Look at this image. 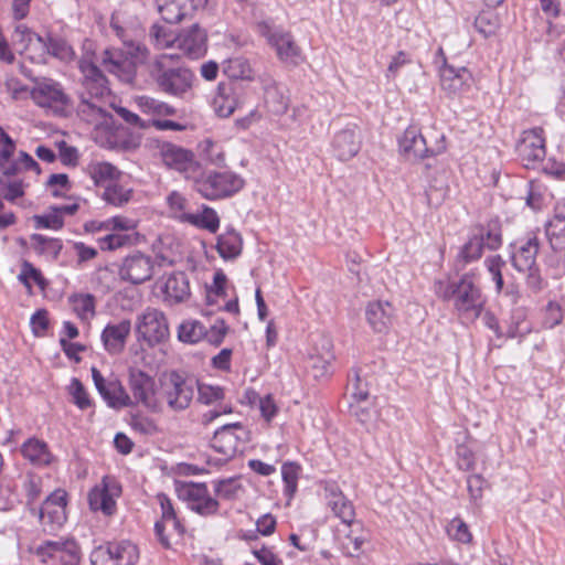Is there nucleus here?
<instances>
[{
    "instance_id": "obj_26",
    "label": "nucleus",
    "mask_w": 565,
    "mask_h": 565,
    "mask_svg": "<svg viewBox=\"0 0 565 565\" xmlns=\"http://www.w3.org/2000/svg\"><path fill=\"white\" fill-rule=\"evenodd\" d=\"M471 81V73L466 67H455L445 62L440 68L441 88L450 95L463 92Z\"/></svg>"
},
{
    "instance_id": "obj_47",
    "label": "nucleus",
    "mask_w": 565,
    "mask_h": 565,
    "mask_svg": "<svg viewBox=\"0 0 565 565\" xmlns=\"http://www.w3.org/2000/svg\"><path fill=\"white\" fill-rule=\"evenodd\" d=\"M131 195L132 190L130 188H125L115 181L108 183V185L105 188L103 199L110 205L122 206L130 201Z\"/></svg>"
},
{
    "instance_id": "obj_63",
    "label": "nucleus",
    "mask_w": 565,
    "mask_h": 565,
    "mask_svg": "<svg viewBox=\"0 0 565 565\" xmlns=\"http://www.w3.org/2000/svg\"><path fill=\"white\" fill-rule=\"evenodd\" d=\"M71 386L74 404L81 409L90 407L92 402L89 395L87 394L82 382L78 379H73Z\"/></svg>"
},
{
    "instance_id": "obj_20",
    "label": "nucleus",
    "mask_w": 565,
    "mask_h": 565,
    "mask_svg": "<svg viewBox=\"0 0 565 565\" xmlns=\"http://www.w3.org/2000/svg\"><path fill=\"white\" fill-rule=\"evenodd\" d=\"M361 143L359 126L355 122H349L334 134L331 146L335 157L341 161H347L358 154Z\"/></svg>"
},
{
    "instance_id": "obj_39",
    "label": "nucleus",
    "mask_w": 565,
    "mask_h": 565,
    "mask_svg": "<svg viewBox=\"0 0 565 565\" xmlns=\"http://www.w3.org/2000/svg\"><path fill=\"white\" fill-rule=\"evenodd\" d=\"M529 188L527 181L520 177H511L509 173H497V189L505 200H516L522 190Z\"/></svg>"
},
{
    "instance_id": "obj_46",
    "label": "nucleus",
    "mask_w": 565,
    "mask_h": 565,
    "mask_svg": "<svg viewBox=\"0 0 565 565\" xmlns=\"http://www.w3.org/2000/svg\"><path fill=\"white\" fill-rule=\"evenodd\" d=\"M139 106L145 114L152 115L154 118L174 116L177 114V109L170 104L151 97H140Z\"/></svg>"
},
{
    "instance_id": "obj_1",
    "label": "nucleus",
    "mask_w": 565,
    "mask_h": 565,
    "mask_svg": "<svg viewBox=\"0 0 565 565\" xmlns=\"http://www.w3.org/2000/svg\"><path fill=\"white\" fill-rule=\"evenodd\" d=\"M78 66L83 77L77 92L79 102L75 108L76 114L87 124H99L108 117L105 107V99L110 95L108 79L89 60H81Z\"/></svg>"
},
{
    "instance_id": "obj_25",
    "label": "nucleus",
    "mask_w": 565,
    "mask_h": 565,
    "mask_svg": "<svg viewBox=\"0 0 565 565\" xmlns=\"http://www.w3.org/2000/svg\"><path fill=\"white\" fill-rule=\"evenodd\" d=\"M131 332L130 320L124 319L118 323H108L100 335L104 349L111 355L120 354Z\"/></svg>"
},
{
    "instance_id": "obj_8",
    "label": "nucleus",
    "mask_w": 565,
    "mask_h": 565,
    "mask_svg": "<svg viewBox=\"0 0 565 565\" xmlns=\"http://www.w3.org/2000/svg\"><path fill=\"white\" fill-rule=\"evenodd\" d=\"M136 333L138 340L149 347L164 342L169 338V324L166 315L156 308H147L137 317Z\"/></svg>"
},
{
    "instance_id": "obj_51",
    "label": "nucleus",
    "mask_w": 565,
    "mask_h": 565,
    "mask_svg": "<svg viewBox=\"0 0 565 565\" xmlns=\"http://www.w3.org/2000/svg\"><path fill=\"white\" fill-rule=\"evenodd\" d=\"M45 47H46V38H43L34 32L29 39V45L23 51L32 62H44L45 61Z\"/></svg>"
},
{
    "instance_id": "obj_6",
    "label": "nucleus",
    "mask_w": 565,
    "mask_h": 565,
    "mask_svg": "<svg viewBox=\"0 0 565 565\" xmlns=\"http://www.w3.org/2000/svg\"><path fill=\"white\" fill-rule=\"evenodd\" d=\"M195 384V380L172 371L161 384V398L171 412H183L193 401Z\"/></svg>"
},
{
    "instance_id": "obj_33",
    "label": "nucleus",
    "mask_w": 565,
    "mask_h": 565,
    "mask_svg": "<svg viewBox=\"0 0 565 565\" xmlns=\"http://www.w3.org/2000/svg\"><path fill=\"white\" fill-rule=\"evenodd\" d=\"M287 93V88L276 82L265 86L264 102L269 113L280 116L287 111L290 102Z\"/></svg>"
},
{
    "instance_id": "obj_30",
    "label": "nucleus",
    "mask_w": 565,
    "mask_h": 565,
    "mask_svg": "<svg viewBox=\"0 0 565 565\" xmlns=\"http://www.w3.org/2000/svg\"><path fill=\"white\" fill-rule=\"evenodd\" d=\"M21 454L35 467H46L54 459L47 444L36 437H30L21 445Z\"/></svg>"
},
{
    "instance_id": "obj_61",
    "label": "nucleus",
    "mask_w": 565,
    "mask_h": 565,
    "mask_svg": "<svg viewBox=\"0 0 565 565\" xmlns=\"http://www.w3.org/2000/svg\"><path fill=\"white\" fill-rule=\"evenodd\" d=\"M228 327L225 321L223 319H217L213 326L209 329L206 328V334H204L203 339H205L210 344L217 347L223 342Z\"/></svg>"
},
{
    "instance_id": "obj_52",
    "label": "nucleus",
    "mask_w": 565,
    "mask_h": 565,
    "mask_svg": "<svg viewBox=\"0 0 565 565\" xmlns=\"http://www.w3.org/2000/svg\"><path fill=\"white\" fill-rule=\"evenodd\" d=\"M427 158L438 156L446 151V137L440 130L431 128L426 131Z\"/></svg>"
},
{
    "instance_id": "obj_28",
    "label": "nucleus",
    "mask_w": 565,
    "mask_h": 565,
    "mask_svg": "<svg viewBox=\"0 0 565 565\" xmlns=\"http://www.w3.org/2000/svg\"><path fill=\"white\" fill-rule=\"evenodd\" d=\"M365 317L375 332H386L393 322L394 308L388 301H373L367 305Z\"/></svg>"
},
{
    "instance_id": "obj_24",
    "label": "nucleus",
    "mask_w": 565,
    "mask_h": 565,
    "mask_svg": "<svg viewBox=\"0 0 565 565\" xmlns=\"http://www.w3.org/2000/svg\"><path fill=\"white\" fill-rule=\"evenodd\" d=\"M206 3V0H157L158 11L168 23H178L191 17L193 12Z\"/></svg>"
},
{
    "instance_id": "obj_13",
    "label": "nucleus",
    "mask_w": 565,
    "mask_h": 565,
    "mask_svg": "<svg viewBox=\"0 0 565 565\" xmlns=\"http://www.w3.org/2000/svg\"><path fill=\"white\" fill-rule=\"evenodd\" d=\"M178 493L192 511L202 516L215 515L218 512L220 503L210 495L205 483L184 482L178 488Z\"/></svg>"
},
{
    "instance_id": "obj_22",
    "label": "nucleus",
    "mask_w": 565,
    "mask_h": 565,
    "mask_svg": "<svg viewBox=\"0 0 565 565\" xmlns=\"http://www.w3.org/2000/svg\"><path fill=\"white\" fill-rule=\"evenodd\" d=\"M399 153L407 161H419L427 158V143L420 129L411 125L398 139Z\"/></svg>"
},
{
    "instance_id": "obj_36",
    "label": "nucleus",
    "mask_w": 565,
    "mask_h": 565,
    "mask_svg": "<svg viewBox=\"0 0 565 565\" xmlns=\"http://www.w3.org/2000/svg\"><path fill=\"white\" fill-rule=\"evenodd\" d=\"M158 499L161 507V520L154 523V533L160 544L164 548H170L171 543L169 541V536L166 535L167 523L169 520L173 519L177 513L171 500L166 494H159Z\"/></svg>"
},
{
    "instance_id": "obj_3",
    "label": "nucleus",
    "mask_w": 565,
    "mask_h": 565,
    "mask_svg": "<svg viewBox=\"0 0 565 565\" xmlns=\"http://www.w3.org/2000/svg\"><path fill=\"white\" fill-rule=\"evenodd\" d=\"M435 291L444 300H454L457 311L469 319L481 312L483 299L472 275H463L458 282L437 281Z\"/></svg>"
},
{
    "instance_id": "obj_4",
    "label": "nucleus",
    "mask_w": 565,
    "mask_h": 565,
    "mask_svg": "<svg viewBox=\"0 0 565 565\" xmlns=\"http://www.w3.org/2000/svg\"><path fill=\"white\" fill-rule=\"evenodd\" d=\"M193 189L210 201L228 199L245 186L244 178L231 170H209L201 167L192 181Z\"/></svg>"
},
{
    "instance_id": "obj_15",
    "label": "nucleus",
    "mask_w": 565,
    "mask_h": 565,
    "mask_svg": "<svg viewBox=\"0 0 565 565\" xmlns=\"http://www.w3.org/2000/svg\"><path fill=\"white\" fill-rule=\"evenodd\" d=\"M67 493L64 490H55L43 502L39 519L45 532L57 531L66 522Z\"/></svg>"
},
{
    "instance_id": "obj_53",
    "label": "nucleus",
    "mask_w": 565,
    "mask_h": 565,
    "mask_svg": "<svg viewBox=\"0 0 565 565\" xmlns=\"http://www.w3.org/2000/svg\"><path fill=\"white\" fill-rule=\"evenodd\" d=\"M215 494L225 500H234L242 491V486L237 479L230 478L214 482Z\"/></svg>"
},
{
    "instance_id": "obj_54",
    "label": "nucleus",
    "mask_w": 565,
    "mask_h": 565,
    "mask_svg": "<svg viewBox=\"0 0 565 565\" xmlns=\"http://www.w3.org/2000/svg\"><path fill=\"white\" fill-rule=\"evenodd\" d=\"M33 221L36 228H49L57 231L61 230L64 225L63 216L60 215L54 206H52L51 211L46 214L34 215Z\"/></svg>"
},
{
    "instance_id": "obj_10",
    "label": "nucleus",
    "mask_w": 565,
    "mask_h": 565,
    "mask_svg": "<svg viewBox=\"0 0 565 565\" xmlns=\"http://www.w3.org/2000/svg\"><path fill=\"white\" fill-rule=\"evenodd\" d=\"M89 558L92 565H135L139 553L131 542L120 541L95 547Z\"/></svg>"
},
{
    "instance_id": "obj_32",
    "label": "nucleus",
    "mask_w": 565,
    "mask_h": 565,
    "mask_svg": "<svg viewBox=\"0 0 565 565\" xmlns=\"http://www.w3.org/2000/svg\"><path fill=\"white\" fill-rule=\"evenodd\" d=\"M545 235L555 253L565 252V213L557 205L553 217L545 224Z\"/></svg>"
},
{
    "instance_id": "obj_12",
    "label": "nucleus",
    "mask_w": 565,
    "mask_h": 565,
    "mask_svg": "<svg viewBox=\"0 0 565 565\" xmlns=\"http://www.w3.org/2000/svg\"><path fill=\"white\" fill-rule=\"evenodd\" d=\"M258 29L260 34L265 36L268 43L276 50L280 61L297 64L301 49L297 45L290 32L282 28L271 25L268 22L259 23Z\"/></svg>"
},
{
    "instance_id": "obj_29",
    "label": "nucleus",
    "mask_w": 565,
    "mask_h": 565,
    "mask_svg": "<svg viewBox=\"0 0 565 565\" xmlns=\"http://www.w3.org/2000/svg\"><path fill=\"white\" fill-rule=\"evenodd\" d=\"M241 428V423L223 425L214 433L211 439V447L224 456H234L238 447V437L234 431Z\"/></svg>"
},
{
    "instance_id": "obj_56",
    "label": "nucleus",
    "mask_w": 565,
    "mask_h": 565,
    "mask_svg": "<svg viewBox=\"0 0 565 565\" xmlns=\"http://www.w3.org/2000/svg\"><path fill=\"white\" fill-rule=\"evenodd\" d=\"M72 53L71 46L61 38L46 36L45 56L51 55L61 60L67 58Z\"/></svg>"
},
{
    "instance_id": "obj_23",
    "label": "nucleus",
    "mask_w": 565,
    "mask_h": 565,
    "mask_svg": "<svg viewBox=\"0 0 565 565\" xmlns=\"http://www.w3.org/2000/svg\"><path fill=\"white\" fill-rule=\"evenodd\" d=\"M163 302L174 306L188 301L191 297L190 281L185 273L175 271L167 277L161 286Z\"/></svg>"
},
{
    "instance_id": "obj_7",
    "label": "nucleus",
    "mask_w": 565,
    "mask_h": 565,
    "mask_svg": "<svg viewBox=\"0 0 565 565\" xmlns=\"http://www.w3.org/2000/svg\"><path fill=\"white\" fill-rule=\"evenodd\" d=\"M31 97L38 106L50 109L58 117H68L74 109L72 98L54 81L39 83L33 87Z\"/></svg>"
},
{
    "instance_id": "obj_55",
    "label": "nucleus",
    "mask_w": 565,
    "mask_h": 565,
    "mask_svg": "<svg viewBox=\"0 0 565 565\" xmlns=\"http://www.w3.org/2000/svg\"><path fill=\"white\" fill-rule=\"evenodd\" d=\"M198 401L204 405H211L224 398V390L220 386L201 384L196 381Z\"/></svg>"
},
{
    "instance_id": "obj_49",
    "label": "nucleus",
    "mask_w": 565,
    "mask_h": 565,
    "mask_svg": "<svg viewBox=\"0 0 565 565\" xmlns=\"http://www.w3.org/2000/svg\"><path fill=\"white\" fill-rule=\"evenodd\" d=\"M300 466L295 462H285L281 466V477L285 483V493L291 499L297 491Z\"/></svg>"
},
{
    "instance_id": "obj_60",
    "label": "nucleus",
    "mask_w": 565,
    "mask_h": 565,
    "mask_svg": "<svg viewBox=\"0 0 565 565\" xmlns=\"http://www.w3.org/2000/svg\"><path fill=\"white\" fill-rule=\"evenodd\" d=\"M449 536L461 543H469L471 541V533L468 525L459 518H455L447 526Z\"/></svg>"
},
{
    "instance_id": "obj_17",
    "label": "nucleus",
    "mask_w": 565,
    "mask_h": 565,
    "mask_svg": "<svg viewBox=\"0 0 565 565\" xmlns=\"http://www.w3.org/2000/svg\"><path fill=\"white\" fill-rule=\"evenodd\" d=\"M92 377L96 390L110 408L120 409L134 406L131 396L126 392L119 380H106L95 366L92 367Z\"/></svg>"
},
{
    "instance_id": "obj_19",
    "label": "nucleus",
    "mask_w": 565,
    "mask_h": 565,
    "mask_svg": "<svg viewBox=\"0 0 565 565\" xmlns=\"http://www.w3.org/2000/svg\"><path fill=\"white\" fill-rule=\"evenodd\" d=\"M121 494V486L110 477H104L102 487H94L88 493V503L92 510L102 511L105 515L114 514L116 510L115 498Z\"/></svg>"
},
{
    "instance_id": "obj_38",
    "label": "nucleus",
    "mask_w": 565,
    "mask_h": 565,
    "mask_svg": "<svg viewBox=\"0 0 565 565\" xmlns=\"http://www.w3.org/2000/svg\"><path fill=\"white\" fill-rule=\"evenodd\" d=\"M223 73L232 79L253 81L255 77L250 63L243 56L226 60L223 64Z\"/></svg>"
},
{
    "instance_id": "obj_57",
    "label": "nucleus",
    "mask_w": 565,
    "mask_h": 565,
    "mask_svg": "<svg viewBox=\"0 0 565 565\" xmlns=\"http://www.w3.org/2000/svg\"><path fill=\"white\" fill-rule=\"evenodd\" d=\"M349 386L352 388V396L358 403L366 401L369 397L367 383L362 380L359 369H353L349 375Z\"/></svg>"
},
{
    "instance_id": "obj_21",
    "label": "nucleus",
    "mask_w": 565,
    "mask_h": 565,
    "mask_svg": "<svg viewBox=\"0 0 565 565\" xmlns=\"http://www.w3.org/2000/svg\"><path fill=\"white\" fill-rule=\"evenodd\" d=\"M174 42L178 49L192 60L202 57L207 51V33L196 23L182 30L174 38Z\"/></svg>"
},
{
    "instance_id": "obj_58",
    "label": "nucleus",
    "mask_w": 565,
    "mask_h": 565,
    "mask_svg": "<svg viewBox=\"0 0 565 565\" xmlns=\"http://www.w3.org/2000/svg\"><path fill=\"white\" fill-rule=\"evenodd\" d=\"M102 250H115L131 244V236L125 233H110L98 238Z\"/></svg>"
},
{
    "instance_id": "obj_43",
    "label": "nucleus",
    "mask_w": 565,
    "mask_h": 565,
    "mask_svg": "<svg viewBox=\"0 0 565 565\" xmlns=\"http://www.w3.org/2000/svg\"><path fill=\"white\" fill-rule=\"evenodd\" d=\"M88 173L97 185L106 181H109V183L115 182L121 174V172L109 162L90 163L88 166Z\"/></svg>"
},
{
    "instance_id": "obj_16",
    "label": "nucleus",
    "mask_w": 565,
    "mask_h": 565,
    "mask_svg": "<svg viewBox=\"0 0 565 565\" xmlns=\"http://www.w3.org/2000/svg\"><path fill=\"white\" fill-rule=\"evenodd\" d=\"M154 264L151 255L134 252L122 259L119 267V277L132 285H140L151 279Z\"/></svg>"
},
{
    "instance_id": "obj_40",
    "label": "nucleus",
    "mask_w": 565,
    "mask_h": 565,
    "mask_svg": "<svg viewBox=\"0 0 565 565\" xmlns=\"http://www.w3.org/2000/svg\"><path fill=\"white\" fill-rule=\"evenodd\" d=\"M237 107L236 98L231 95V88L225 83H220L217 93L213 98V108L217 116L226 118L231 116Z\"/></svg>"
},
{
    "instance_id": "obj_50",
    "label": "nucleus",
    "mask_w": 565,
    "mask_h": 565,
    "mask_svg": "<svg viewBox=\"0 0 565 565\" xmlns=\"http://www.w3.org/2000/svg\"><path fill=\"white\" fill-rule=\"evenodd\" d=\"M128 424L130 427L141 435H154L158 427L153 419L140 413H130Z\"/></svg>"
},
{
    "instance_id": "obj_5",
    "label": "nucleus",
    "mask_w": 565,
    "mask_h": 565,
    "mask_svg": "<svg viewBox=\"0 0 565 565\" xmlns=\"http://www.w3.org/2000/svg\"><path fill=\"white\" fill-rule=\"evenodd\" d=\"M31 553L46 565H81L83 559L81 545L73 537L42 541L31 547Z\"/></svg>"
},
{
    "instance_id": "obj_37",
    "label": "nucleus",
    "mask_w": 565,
    "mask_h": 565,
    "mask_svg": "<svg viewBox=\"0 0 565 565\" xmlns=\"http://www.w3.org/2000/svg\"><path fill=\"white\" fill-rule=\"evenodd\" d=\"M182 220L189 224L206 230L211 233H216L220 227V217L216 211L212 207L204 206L201 213H185Z\"/></svg>"
},
{
    "instance_id": "obj_18",
    "label": "nucleus",
    "mask_w": 565,
    "mask_h": 565,
    "mask_svg": "<svg viewBox=\"0 0 565 565\" xmlns=\"http://www.w3.org/2000/svg\"><path fill=\"white\" fill-rule=\"evenodd\" d=\"M516 151L526 168H534L546 156L544 130L540 127L525 130Z\"/></svg>"
},
{
    "instance_id": "obj_59",
    "label": "nucleus",
    "mask_w": 565,
    "mask_h": 565,
    "mask_svg": "<svg viewBox=\"0 0 565 565\" xmlns=\"http://www.w3.org/2000/svg\"><path fill=\"white\" fill-rule=\"evenodd\" d=\"M493 19L494 13L491 10H483L475 20L476 30L486 39L494 34Z\"/></svg>"
},
{
    "instance_id": "obj_9",
    "label": "nucleus",
    "mask_w": 565,
    "mask_h": 565,
    "mask_svg": "<svg viewBox=\"0 0 565 565\" xmlns=\"http://www.w3.org/2000/svg\"><path fill=\"white\" fill-rule=\"evenodd\" d=\"M158 153L166 167L180 172L186 180L192 182L198 175L201 164L191 150L164 141L158 145Z\"/></svg>"
},
{
    "instance_id": "obj_44",
    "label": "nucleus",
    "mask_w": 565,
    "mask_h": 565,
    "mask_svg": "<svg viewBox=\"0 0 565 565\" xmlns=\"http://www.w3.org/2000/svg\"><path fill=\"white\" fill-rule=\"evenodd\" d=\"M18 280L28 289L29 294H32L31 280H33L42 290L47 286V280L44 278L41 270L35 268L28 260L22 262Z\"/></svg>"
},
{
    "instance_id": "obj_2",
    "label": "nucleus",
    "mask_w": 565,
    "mask_h": 565,
    "mask_svg": "<svg viewBox=\"0 0 565 565\" xmlns=\"http://www.w3.org/2000/svg\"><path fill=\"white\" fill-rule=\"evenodd\" d=\"M149 75L157 89L168 96L184 98L193 88L195 75L180 65L174 55L161 54L149 64Z\"/></svg>"
},
{
    "instance_id": "obj_31",
    "label": "nucleus",
    "mask_w": 565,
    "mask_h": 565,
    "mask_svg": "<svg viewBox=\"0 0 565 565\" xmlns=\"http://www.w3.org/2000/svg\"><path fill=\"white\" fill-rule=\"evenodd\" d=\"M539 249V237L535 234H530L512 256L514 267L519 271L525 273L526 269H531L533 266H536Z\"/></svg>"
},
{
    "instance_id": "obj_62",
    "label": "nucleus",
    "mask_w": 565,
    "mask_h": 565,
    "mask_svg": "<svg viewBox=\"0 0 565 565\" xmlns=\"http://www.w3.org/2000/svg\"><path fill=\"white\" fill-rule=\"evenodd\" d=\"M0 192H2L6 200L14 202L24 194L23 182L21 180L6 182L0 178Z\"/></svg>"
},
{
    "instance_id": "obj_48",
    "label": "nucleus",
    "mask_w": 565,
    "mask_h": 565,
    "mask_svg": "<svg viewBox=\"0 0 565 565\" xmlns=\"http://www.w3.org/2000/svg\"><path fill=\"white\" fill-rule=\"evenodd\" d=\"M73 310L82 320L95 316V297L90 294H77L70 297Z\"/></svg>"
},
{
    "instance_id": "obj_64",
    "label": "nucleus",
    "mask_w": 565,
    "mask_h": 565,
    "mask_svg": "<svg viewBox=\"0 0 565 565\" xmlns=\"http://www.w3.org/2000/svg\"><path fill=\"white\" fill-rule=\"evenodd\" d=\"M563 321V311L558 303L550 301L546 306L543 324L547 329H553Z\"/></svg>"
},
{
    "instance_id": "obj_35",
    "label": "nucleus",
    "mask_w": 565,
    "mask_h": 565,
    "mask_svg": "<svg viewBox=\"0 0 565 565\" xmlns=\"http://www.w3.org/2000/svg\"><path fill=\"white\" fill-rule=\"evenodd\" d=\"M483 247L484 234L483 231L480 230L479 234L473 235L461 247L455 263L456 270H462L468 263L480 258Z\"/></svg>"
},
{
    "instance_id": "obj_42",
    "label": "nucleus",
    "mask_w": 565,
    "mask_h": 565,
    "mask_svg": "<svg viewBox=\"0 0 565 565\" xmlns=\"http://www.w3.org/2000/svg\"><path fill=\"white\" fill-rule=\"evenodd\" d=\"M531 332V323L526 319V310L523 307L512 309L509 326L507 329L508 338H523Z\"/></svg>"
},
{
    "instance_id": "obj_34",
    "label": "nucleus",
    "mask_w": 565,
    "mask_h": 565,
    "mask_svg": "<svg viewBox=\"0 0 565 565\" xmlns=\"http://www.w3.org/2000/svg\"><path fill=\"white\" fill-rule=\"evenodd\" d=\"M243 249V238L233 227L217 236L216 250L224 260H234Z\"/></svg>"
},
{
    "instance_id": "obj_11",
    "label": "nucleus",
    "mask_w": 565,
    "mask_h": 565,
    "mask_svg": "<svg viewBox=\"0 0 565 565\" xmlns=\"http://www.w3.org/2000/svg\"><path fill=\"white\" fill-rule=\"evenodd\" d=\"M128 385L134 405L142 404L153 413L161 411V404L156 397V382L152 376L142 370L131 367L128 373Z\"/></svg>"
},
{
    "instance_id": "obj_41",
    "label": "nucleus",
    "mask_w": 565,
    "mask_h": 565,
    "mask_svg": "<svg viewBox=\"0 0 565 565\" xmlns=\"http://www.w3.org/2000/svg\"><path fill=\"white\" fill-rule=\"evenodd\" d=\"M31 242L34 250L39 255L49 256L53 260L58 258L63 248V244L60 238L46 237L42 234H32Z\"/></svg>"
},
{
    "instance_id": "obj_14",
    "label": "nucleus",
    "mask_w": 565,
    "mask_h": 565,
    "mask_svg": "<svg viewBox=\"0 0 565 565\" xmlns=\"http://www.w3.org/2000/svg\"><path fill=\"white\" fill-rule=\"evenodd\" d=\"M333 360L332 340L329 337L319 335L306 359V370L313 379H323L331 373Z\"/></svg>"
},
{
    "instance_id": "obj_27",
    "label": "nucleus",
    "mask_w": 565,
    "mask_h": 565,
    "mask_svg": "<svg viewBox=\"0 0 565 565\" xmlns=\"http://www.w3.org/2000/svg\"><path fill=\"white\" fill-rule=\"evenodd\" d=\"M328 507L344 524L350 525L355 516L354 508L335 483L324 488Z\"/></svg>"
},
{
    "instance_id": "obj_45",
    "label": "nucleus",
    "mask_w": 565,
    "mask_h": 565,
    "mask_svg": "<svg viewBox=\"0 0 565 565\" xmlns=\"http://www.w3.org/2000/svg\"><path fill=\"white\" fill-rule=\"evenodd\" d=\"M206 334V327L198 320L183 321L178 331V338L185 343H198Z\"/></svg>"
}]
</instances>
